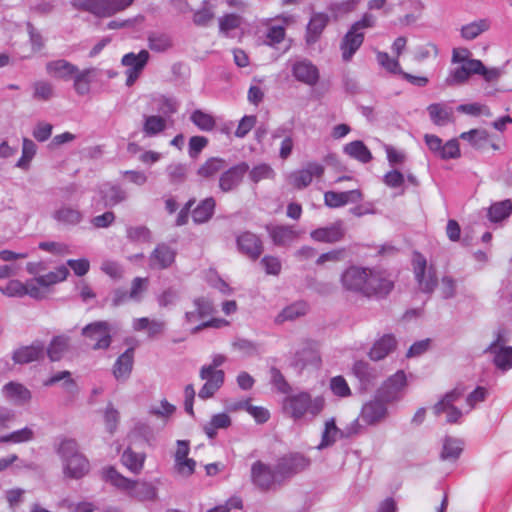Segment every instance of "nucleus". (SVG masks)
<instances>
[{
  "mask_svg": "<svg viewBox=\"0 0 512 512\" xmlns=\"http://www.w3.org/2000/svg\"><path fill=\"white\" fill-rule=\"evenodd\" d=\"M111 326L107 321H95L82 328V336L93 350H106L112 342Z\"/></svg>",
  "mask_w": 512,
  "mask_h": 512,
  "instance_id": "nucleus-7",
  "label": "nucleus"
},
{
  "mask_svg": "<svg viewBox=\"0 0 512 512\" xmlns=\"http://www.w3.org/2000/svg\"><path fill=\"white\" fill-rule=\"evenodd\" d=\"M213 18V7L209 5L208 1H204L202 8L197 10L193 15L194 23L199 26H206Z\"/></svg>",
  "mask_w": 512,
  "mask_h": 512,
  "instance_id": "nucleus-64",
  "label": "nucleus"
},
{
  "mask_svg": "<svg viewBox=\"0 0 512 512\" xmlns=\"http://www.w3.org/2000/svg\"><path fill=\"white\" fill-rule=\"evenodd\" d=\"M145 454L136 453L131 448H127L121 455L122 464L134 474H139L143 469Z\"/></svg>",
  "mask_w": 512,
  "mask_h": 512,
  "instance_id": "nucleus-41",
  "label": "nucleus"
},
{
  "mask_svg": "<svg viewBox=\"0 0 512 512\" xmlns=\"http://www.w3.org/2000/svg\"><path fill=\"white\" fill-rule=\"evenodd\" d=\"M291 71L297 81L306 85L314 86L319 81L318 68L307 59L296 61L292 65Z\"/></svg>",
  "mask_w": 512,
  "mask_h": 512,
  "instance_id": "nucleus-19",
  "label": "nucleus"
},
{
  "mask_svg": "<svg viewBox=\"0 0 512 512\" xmlns=\"http://www.w3.org/2000/svg\"><path fill=\"white\" fill-rule=\"evenodd\" d=\"M68 275H69L68 268L64 265H61V266L55 268L54 271H50L49 273H47L45 275H40V276L36 277V281L39 285H41L43 287H49L51 285H54V284H57V283H60L64 280H66Z\"/></svg>",
  "mask_w": 512,
  "mask_h": 512,
  "instance_id": "nucleus-50",
  "label": "nucleus"
},
{
  "mask_svg": "<svg viewBox=\"0 0 512 512\" xmlns=\"http://www.w3.org/2000/svg\"><path fill=\"white\" fill-rule=\"evenodd\" d=\"M405 385L406 375L404 371L399 370L381 385L377 391V397L385 402L395 401Z\"/></svg>",
  "mask_w": 512,
  "mask_h": 512,
  "instance_id": "nucleus-16",
  "label": "nucleus"
},
{
  "mask_svg": "<svg viewBox=\"0 0 512 512\" xmlns=\"http://www.w3.org/2000/svg\"><path fill=\"white\" fill-rule=\"evenodd\" d=\"M451 64L445 79L447 86H461L468 82L472 75H477L483 67V62L472 58V52L467 48H454L452 50Z\"/></svg>",
  "mask_w": 512,
  "mask_h": 512,
  "instance_id": "nucleus-4",
  "label": "nucleus"
},
{
  "mask_svg": "<svg viewBox=\"0 0 512 512\" xmlns=\"http://www.w3.org/2000/svg\"><path fill=\"white\" fill-rule=\"evenodd\" d=\"M325 407L322 396L312 397L307 391L289 393L282 401V411L285 416L298 422L314 420Z\"/></svg>",
  "mask_w": 512,
  "mask_h": 512,
  "instance_id": "nucleus-2",
  "label": "nucleus"
},
{
  "mask_svg": "<svg viewBox=\"0 0 512 512\" xmlns=\"http://www.w3.org/2000/svg\"><path fill=\"white\" fill-rule=\"evenodd\" d=\"M134 0H73L72 5L78 10L90 12L98 17H111L125 10Z\"/></svg>",
  "mask_w": 512,
  "mask_h": 512,
  "instance_id": "nucleus-6",
  "label": "nucleus"
},
{
  "mask_svg": "<svg viewBox=\"0 0 512 512\" xmlns=\"http://www.w3.org/2000/svg\"><path fill=\"white\" fill-rule=\"evenodd\" d=\"M266 229L273 243L277 246L288 245L297 237L296 231H294L293 228L289 226H266Z\"/></svg>",
  "mask_w": 512,
  "mask_h": 512,
  "instance_id": "nucleus-35",
  "label": "nucleus"
},
{
  "mask_svg": "<svg viewBox=\"0 0 512 512\" xmlns=\"http://www.w3.org/2000/svg\"><path fill=\"white\" fill-rule=\"evenodd\" d=\"M329 23V16L323 12L313 13L306 27V42L314 44Z\"/></svg>",
  "mask_w": 512,
  "mask_h": 512,
  "instance_id": "nucleus-27",
  "label": "nucleus"
},
{
  "mask_svg": "<svg viewBox=\"0 0 512 512\" xmlns=\"http://www.w3.org/2000/svg\"><path fill=\"white\" fill-rule=\"evenodd\" d=\"M70 337L67 335H57L52 338L48 347L45 349L48 358L52 362L60 361L68 351Z\"/></svg>",
  "mask_w": 512,
  "mask_h": 512,
  "instance_id": "nucleus-32",
  "label": "nucleus"
},
{
  "mask_svg": "<svg viewBox=\"0 0 512 512\" xmlns=\"http://www.w3.org/2000/svg\"><path fill=\"white\" fill-rule=\"evenodd\" d=\"M0 292L7 297H24L27 293L24 283L18 279H12L5 286H0Z\"/></svg>",
  "mask_w": 512,
  "mask_h": 512,
  "instance_id": "nucleus-59",
  "label": "nucleus"
},
{
  "mask_svg": "<svg viewBox=\"0 0 512 512\" xmlns=\"http://www.w3.org/2000/svg\"><path fill=\"white\" fill-rule=\"evenodd\" d=\"M248 173L251 181L254 183H258L263 179H273L275 177L274 170L266 163L254 166L251 170L249 169Z\"/></svg>",
  "mask_w": 512,
  "mask_h": 512,
  "instance_id": "nucleus-58",
  "label": "nucleus"
},
{
  "mask_svg": "<svg viewBox=\"0 0 512 512\" xmlns=\"http://www.w3.org/2000/svg\"><path fill=\"white\" fill-rule=\"evenodd\" d=\"M231 425V418L226 413H218L212 416L209 423L204 426L205 434L214 439L217 435L218 429H226Z\"/></svg>",
  "mask_w": 512,
  "mask_h": 512,
  "instance_id": "nucleus-48",
  "label": "nucleus"
},
{
  "mask_svg": "<svg viewBox=\"0 0 512 512\" xmlns=\"http://www.w3.org/2000/svg\"><path fill=\"white\" fill-rule=\"evenodd\" d=\"M462 140H466L475 149H485L489 143V134L484 129H472L460 134Z\"/></svg>",
  "mask_w": 512,
  "mask_h": 512,
  "instance_id": "nucleus-45",
  "label": "nucleus"
},
{
  "mask_svg": "<svg viewBox=\"0 0 512 512\" xmlns=\"http://www.w3.org/2000/svg\"><path fill=\"white\" fill-rule=\"evenodd\" d=\"M147 40L148 47L152 51L158 53L169 50L173 45L171 36L164 32H151L149 33Z\"/></svg>",
  "mask_w": 512,
  "mask_h": 512,
  "instance_id": "nucleus-44",
  "label": "nucleus"
},
{
  "mask_svg": "<svg viewBox=\"0 0 512 512\" xmlns=\"http://www.w3.org/2000/svg\"><path fill=\"white\" fill-rule=\"evenodd\" d=\"M103 198L108 206H115L127 199L126 191L119 185H109Z\"/></svg>",
  "mask_w": 512,
  "mask_h": 512,
  "instance_id": "nucleus-54",
  "label": "nucleus"
},
{
  "mask_svg": "<svg viewBox=\"0 0 512 512\" xmlns=\"http://www.w3.org/2000/svg\"><path fill=\"white\" fill-rule=\"evenodd\" d=\"M386 402L376 398L366 403L361 410L360 418L367 425H375L383 421L387 416Z\"/></svg>",
  "mask_w": 512,
  "mask_h": 512,
  "instance_id": "nucleus-20",
  "label": "nucleus"
},
{
  "mask_svg": "<svg viewBox=\"0 0 512 512\" xmlns=\"http://www.w3.org/2000/svg\"><path fill=\"white\" fill-rule=\"evenodd\" d=\"M237 249L240 253L255 261L263 252V243L258 235L244 231L236 237Z\"/></svg>",
  "mask_w": 512,
  "mask_h": 512,
  "instance_id": "nucleus-14",
  "label": "nucleus"
},
{
  "mask_svg": "<svg viewBox=\"0 0 512 512\" xmlns=\"http://www.w3.org/2000/svg\"><path fill=\"white\" fill-rule=\"evenodd\" d=\"M338 438H341V431L336 426L335 419L331 418L325 422L321 442L317 446L319 450L332 446Z\"/></svg>",
  "mask_w": 512,
  "mask_h": 512,
  "instance_id": "nucleus-47",
  "label": "nucleus"
},
{
  "mask_svg": "<svg viewBox=\"0 0 512 512\" xmlns=\"http://www.w3.org/2000/svg\"><path fill=\"white\" fill-rule=\"evenodd\" d=\"M35 154L36 144L28 138H23L22 156L17 161L16 166L22 169H27L29 167L30 161L33 159Z\"/></svg>",
  "mask_w": 512,
  "mask_h": 512,
  "instance_id": "nucleus-57",
  "label": "nucleus"
},
{
  "mask_svg": "<svg viewBox=\"0 0 512 512\" xmlns=\"http://www.w3.org/2000/svg\"><path fill=\"white\" fill-rule=\"evenodd\" d=\"M157 104V110L163 116L175 114L180 106L179 101L175 97L160 95L154 100Z\"/></svg>",
  "mask_w": 512,
  "mask_h": 512,
  "instance_id": "nucleus-53",
  "label": "nucleus"
},
{
  "mask_svg": "<svg viewBox=\"0 0 512 512\" xmlns=\"http://www.w3.org/2000/svg\"><path fill=\"white\" fill-rule=\"evenodd\" d=\"M242 18L237 14H226L219 18V30L221 33L228 35L232 30L240 27Z\"/></svg>",
  "mask_w": 512,
  "mask_h": 512,
  "instance_id": "nucleus-62",
  "label": "nucleus"
},
{
  "mask_svg": "<svg viewBox=\"0 0 512 512\" xmlns=\"http://www.w3.org/2000/svg\"><path fill=\"white\" fill-rule=\"evenodd\" d=\"M463 451V442L460 439L446 436L443 441V448L441 452L442 460L455 461L459 458Z\"/></svg>",
  "mask_w": 512,
  "mask_h": 512,
  "instance_id": "nucleus-46",
  "label": "nucleus"
},
{
  "mask_svg": "<svg viewBox=\"0 0 512 512\" xmlns=\"http://www.w3.org/2000/svg\"><path fill=\"white\" fill-rule=\"evenodd\" d=\"M200 378L205 380V383L199 390L198 396L203 400H207L213 397L222 387L225 379V373L223 370L210 371V368H201Z\"/></svg>",
  "mask_w": 512,
  "mask_h": 512,
  "instance_id": "nucleus-15",
  "label": "nucleus"
},
{
  "mask_svg": "<svg viewBox=\"0 0 512 512\" xmlns=\"http://www.w3.org/2000/svg\"><path fill=\"white\" fill-rule=\"evenodd\" d=\"M431 121L438 126H444L453 121V108L445 103H433L427 107Z\"/></svg>",
  "mask_w": 512,
  "mask_h": 512,
  "instance_id": "nucleus-33",
  "label": "nucleus"
},
{
  "mask_svg": "<svg viewBox=\"0 0 512 512\" xmlns=\"http://www.w3.org/2000/svg\"><path fill=\"white\" fill-rule=\"evenodd\" d=\"M377 61L381 67L392 74L402 73L398 59H392L386 52H377Z\"/></svg>",
  "mask_w": 512,
  "mask_h": 512,
  "instance_id": "nucleus-63",
  "label": "nucleus"
},
{
  "mask_svg": "<svg viewBox=\"0 0 512 512\" xmlns=\"http://www.w3.org/2000/svg\"><path fill=\"white\" fill-rule=\"evenodd\" d=\"M166 172L172 184H181L186 180L187 168L184 164L172 163L167 166Z\"/></svg>",
  "mask_w": 512,
  "mask_h": 512,
  "instance_id": "nucleus-60",
  "label": "nucleus"
},
{
  "mask_svg": "<svg viewBox=\"0 0 512 512\" xmlns=\"http://www.w3.org/2000/svg\"><path fill=\"white\" fill-rule=\"evenodd\" d=\"M190 120L202 131H212L216 125L215 119L212 115L199 109L192 112Z\"/></svg>",
  "mask_w": 512,
  "mask_h": 512,
  "instance_id": "nucleus-52",
  "label": "nucleus"
},
{
  "mask_svg": "<svg viewBox=\"0 0 512 512\" xmlns=\"http://www.w3.org/2000/svg\"><path fill=\"white\" fill-rule=\"evenodd\" d=\"M52 218L63 226H77L83 221L84 214L77 206L63 204L53 212Z\"/></svg>",
  "mask_w": 512,
  "mask_h": 512,
  "instance_id": "nucleus-23",
  "label": "nucleus"
},
{
  "mask_svg": "<svg viewBox=\"0 0 512 512\" xmlns=\"http://www.w3.org/2000/svg\"><path fill=\"white\" fill-rule=\"evenodd\" d=\"M270 381L279 393L288 395L291 392V386L286 381L281 371L276 367L270 368Z\"/></svg>",
  "mask_w": 512,
  "mask_h": 512,
  "instance_id": "nucleus-61",
  "label": "nucleus"
},
{
  "mask_svg": "<svg viewBox=\"0 0 512 512\" xmlns=\"http://www.w3.org/2000/svg\"><path fill=\"white\" fill-rule=\"evenodd\" d=\"M45 345L42 341L36 340L31 345L21 346L12 354V360L16 364H28L39 361L44 357Z\"/></svg>",
  "mask_w": 512,
  "mask_h": 512,
  "instance_id": "nucleus-18",
  "label": "nucleus"
},
{
  "mask_svg": "<svg viewBox=\"0 0 512 512\" xmlns=\"http://www.w3.org/2000/svg\"><path fill=\"white\" fill-rule=\"evenodd\" d=\"M362 199V193L358 189L345 192L327 191L324 194V203L329 208H339L349 202H358Z\"/></svg>",
  "mask_w": 512,
  "mask_h": 512,
  "instance_id": "nucleus-24",
  "label": "nucleus"
},
{
  "mask_svg": "<svg viewBox=\"0 0 512 512\" xmlns=\"http://www.w3.org/2000/svg\"><path fill=\"white\" fill-rule=\"evenodd\" d=\"M54 96L53 85L45 80L33 83V99L38 101H49Z\"/></svg>",
  "mask_w": 512,
  "mask_h": 512,
  "instance_id": "nucleus-55",
  "label": "nucleus"
},
{
  "mask_svg": "<svg viewBox=\"0 0 512 512\" xmlns=\"http://www.w3.org/2000/svg\"><path fill=\"white\" fill-rule=\"evenodd\" d=\"M309 306L304 301L295 302L285 307L276 317L275 322L281 324L285 321H293L307 314Z\"/></svg>",
  "mask_w": 512,
  "mask_h": 512,
  "instance_id": "nucleus-39",
  "label": "nucleus"
},
{
  "mask_svg": "<svg viewBox=\"0 0 512 512\" xmlns=\"http://www.w3.org/2000/svg\"><path fill=\"white\" fill-rule=\"evenodd\" d=\"M134 361V350L128 348L116 360L113 367V374L117 380H126L132 371Z\"/></svg>",
  "mask_w": 512,
  "mask_h": 512,
  "instance_id": "nucleus-30",
  "label": "nucleus"
},
{
  "mask_svg": "<svg viewBox=\"0 0 512 512\" xmlns=\"http://www.w3.org/2000/svg\"><path fill=\"white\" fill-rule=\"evenodd\" d=\"M166 129V120L160 115L144 116L143 132L148 137L156 136Z\"/></svg>",
  "mask_w": 512,
  "mask_h": 512,
  "instance_id": "nucleus-49",
  "label": "nucleus"
},
{
  "mask_svg": "<svg viewBox=\"0 0 512 512\" xmlns=\"http://www.w3.org/2000/svg\"><path fill=\"white\" fill-rule=\"evenodd\" d=\"M57 454L62 462L63 474L69 479H81L90 471V462L79 450L75 439L63 438L58 447Z\"/></svg>",
  "mask_w": 512,
  "mask_h": 512,
  "instance_id": "nucleus-3",
  "label": "nucleus"
},
{
  "mask_svg": "<svg viewBox=\"0 0 512 512\" xmlns=\"http://www.w3.org/2000/svg\"><path fill=\"white\" fill-rule=\"evenodd\" d=\"M345 230L342 221H336L329 226L317 228L310 233V237L317 242L335 243L343 239Z\"/></svg>",
  "mask_w": 512,
  "mask_h": 512,
  "instance_id": "nucleus-21",
  "label": "nucleus"
},
{
  "mask_svg": "<svg viewBox=\"0 0 512 512\" xmlns=\"http://www.w3.org/2000/svg\"><path fill=\"white\" fill-rule=\"evenodd\" d=\"M228 163L221 157H210L197 169L196 174L203 179H214L227 168Z\"/></svg>",
  "mask_w": 512,
  "mask_h": 512,
  "instance_id": "nucleus-29",
  "label": "nucleus"
},
{
  "mask_svg": "<svg viewBox=\"0 0 512 512\" xmlns=\"http://www.w3.org/2000/svg\"><path fill=\"white\" fill-rule=\"evenodd\" d=\"M149 52L147 50H141L138 54L133 52L127 53L122 57L121 63L126 70V85L132 86L140 76L142 70L146 66L149 60Z\"/></svg>",
  "mask_w": 512,
  "mask_h": 512,
  "instance_id": "nucleus-12",
  "label": "nucleus"
},
{
  "mask_svg": "<svg viewBox=\"0 0 512 512\" xmlns=\"http://www.w3.org/2000/svg\"><path fill=\"white\" fill-rule=\"evenodd\" d=\"M353 373L359 380L360 388L368 390L376 383L379 378V372L371 367L367 362L357 361L353 366Z\"/></svg>",
  "mask_w": 512,
  "mask_h": 512,
  "instance_id": "nucleus-25",
  "label": "nucleus"
},
{
  "mask_svg": "<svg viewBox=\"0 0 512 512\" xmlns=\"http://www.w3.org/2000/svg\"><path fill=\"white\" fill-rule=\"evenodd\" d=\"M129 496L140 502L156 501L158 488L151 482L134 480Z\"/></svg>",
  "mask_w": 512,
  "mask_h": 512,
  "instance_id": "nucleus-28",
  "label": "nucleus"
},
{
  "mask_svg": "<svg viewBox=\"0 0 512 512\" xmlns=\"http://www.w3.org/2000/svg\"><path fill=\"white\" fill-rule=\"evenodd\" d=\"M411 265L419 291L432 295L439 283L435 265L428 264L426 257L418 251L412 253Z\"/></svg>",
  "mask_w": 512,
  "mask_h": 512,
  "instance_id": "nucleus-5",
  "label": "nucleus"
},
{
  "mask_svg": "<svg viewBox=\"0 0 512 512\" xmlns=\"http://www.w3.org/2000/svg\"><path fill=\"white\" fill-rule=\"evenodd\" d=\"M34 438V432L29 427H24L12 433L0 436V443H24Z\"/></svg>",
  "mask_w": 512,
  "mask_h": 512,
  "instance_id": "nucleus-56",
  "label": "nucleus"
},
{
  "mask_svg": "<svg viewBox=\"0 0 512 512\" xmlns=\"http://www.w3.org/2000/svg\"><path fill=\"white\" fill-rule=\"evenodd\" d=\"M277 477L279 475L276 473V468L272 470L269 465L260 460L252 464L251 479L259 489L264 491L271 489L275 485Z\"/></svg>",
  "mask_w": 512,
  "mask_h": 512,
  "instance_id": "nucleus-13",
  "label": "nucleus"
},
{
  "mask_svg": "<svg viewBox=\"0 0 512 512\" xmlns=\"http://www.w3.org/2000/svg\"><path fill=\"white\" fill-rule=\"evenodd\" d=\"M103 479L121 491L129 494L134 480L120 474L114 467L109 466L103 470Z\"/></svg>",
  "mask_w": 512,
  "mask_h": 512,
  "instance_id": "nucleus-37",
  "label": "nucleus"
},
{
  "mask_svg": "<svg viewBox=\"0 0 512 512\" xmlns=\"http://www.w3.org/2000/svg\"><path fill=\"white\" fill-rule=\"evenodd\" d=\"M490 28V22L487 19H480L468 23L461 28V36L465 40H473L480 34L484 33Z\"/></svg>",
  "mask_w": 512,
  "mask_h": 512,
  "instance_id": "nucleus-51",
  "label": "nucleus"
},
{
  "mask_svg": "<svg viewBox=\"0 0 512 512\" xmlns=\"http://www.w3.org/2000/svg\"><path fill=\"white\" fill-rule=\"evenodd\" d=\"M493 355V364L502 372L512 368V346H501L495 350L484 351Z\"/></svg>",
  "mask_w": 512,
  "mask_h": 512,
  "instance_id": "nucleus-38",
  "label": "nucleus"
},
{
  "mask_svg": "<svg viewBox=\"0 0 512 512\" xmlns=\"http://www.w3.org/2000/svg\"><path fill=\"white\" fill-rule=\"evenodd\" d=\"M97 76L96 68H87L73 75V87L80 96L87 95L90 92V84Z\"/></svg>",
  "mask_w": 512,
  "mask_h": 512,
  "instance_id": "nucleus-34",
  "label": "nucleus"
},
{
  "mask_svg": "<svg viewBox=\"0 0 512 512\" xmlns=\"http://www.w3.org/2000/svg\"><path fill=\"white\" fill-rule=\"evenodd\" d=\"M5 395L17 404H25L31 399V392L24 385L9 382L4 386Z\"/></svg>",
  "mask_w": 512,
  "mask_h": 512,
  "instance_id": "nucleus-42",
  "label": "nucleus"
},
{
  "mask_svg": "<svg viewBox=\"0 0 512 512\" xmlns=\"http://www.w3.org/2000/svg\"><path fill=\"white\" fill-rule=\"evenodd\" d=\"M324 172V165L311 161L304 168L289 173L287 175V182L294 189L303 190L312 183L314 177L321 178Z\"/></svg>",
  "mask_w": 512,
  "mask_h": 512,
  "instance_id": "nucleus-9",
  "label": "nucleus"
},
{
  "mask_svg": "<svg viewBox=\"0 0 512 512\" xmlns=\"http://www.w3.org/2000/svg\"><path fill=\"white\" fill-rule=\"evenodd\" d=\"M310 465V460L299 453H291L281 457L276 464V473L282 479L290 478L304 471Z\"/></svg>",
  "mask_w": 512,
  "mask_h": 512,
  "instance_id": "nucleus-11",
  "label": "nucleus"
},
{
  "mask_svg": "<svg viewBox=\"0 0 512 512\" xmlns=\"http://www.w3.org/2000/svg\"><path fill=\"white\" fill-rule=\"evenodd\" d=\"M463 396V390L454 388L447 392L441 400H439L432 408L435 416L439 417L441 414H446V423L457 424L462 417V411L458 409L454 403Z\"/></svg>",
  "mask_w": 512,
  "mask_h": 512,
  "instance_id": "nucleus-8",
  "label": "nucleus"
},
{
  "mask_svg": "<svg viewBox=\"0 0 512 512\" xmlns=\"http://www.w3.org/2000/svg\"><path fill=\"white\" fill-rule=\"evenodd\" d=\"M512 214V201L505 199L493 203L488 209V218L491 222L497 223L505 220Z\"/></svg>",
  "mask_w": 512,
  "mask_h": 512,
  "instance_id": "nucleus-43",
  "label": "nucleus"
},
{
  "mask_svg": "<svg viewBox=\"0 0 512 512\" xmlns=\"http://www.w3.org/2000/svg\"><path fill=\"white\" fill-rule=\"evenodd\" d=\"M249 171V164L245 161L239 162L228 167L220 174L218 178V187L223 193L231 192L237 189L246 174Z\"/></svg>",
  "mask_w": 512,
  "mask_h": 512,
  "instance_id": "nucleus-10",
  "label": "nucleus"
},
{
  "mask_svg": "<svg viewBox=\"0 0 512 512\" xmlns=\"http://www.w3.org/2000/svg\"><path fill=\"white\" fill-rule=\"evenodd\" d=\"M364 37V33H356L350 28L348 29L340 42V51L344 62H350L352 60L355 53L362 46Z\"/></svg>",
  "mask_w": 512,
  "mask_h": 512,
  "instance_id": "nucleus-22",
  "label": "nucleus"
},
{
  "mask_svg": "<svg viewBox=\"0 0 512 512\" xmlns=\"http://www.w3.org/2000/svg\"><path fill=\"white\" fill-rule=\"evenodd\" d=\"M176 250L166 243H159L149 256V267L152 270H165L175 262Z\"/></svg>",
  "mask_w": 512,
  "mask_h": 512,
  "instance_id": "nucleus-17",
  "label": "nucleus"
},
{
  "mask_svg": "<svg viewBox=\"0 0 512 512\" xmlns=\"http://www.w3.org/2000/svg\"><path fill=\"white\" fill-rule=\"evenodd\" d=\"M46 72L51 77L67 81L78 72V67L67 60L59 59L47 62Z\"/></svg>",
  "mask_w": 512,
  "mask_h": 512,
  "instance_id": "nucleus-26",
  "label": "nucleus"
},
{
  "mask_svg": "<svg viewBox=\"0 0 512 512\" xmlns=\"http://www.w3.org/2000/svg\"><path fill=\"white\" fill-rule=\"evenodd\" d=\"M343 151L349 157L363 163H369L372 160V154L368 147L361 140H355L350 143H347Z\"/></svg>",
  "mask_w": 512,
  "mask_h": 512,
  "instance_id": "nucleus-36",
  "label": "nucleus"
},
{
  "mask_svg": "<svg viewBox=\"0 0 512 512\" xmlns=\"http://www.w3.org/2000/svg\"><path fill=\"white\" fill-rule=\"evenodd\" d=\"M396 339L392 334H386L377 340L370 349L369 356L374 361L384 359L396 347Z\"/></svg>",
  "mask_w": 512,
  "mask_h": 512,
  "instance_id": "nucleus-31",
  "label": "nucleus"
},
{
  "mask_svg": "<svg viewBox=\"0 0 512 512\" xmlns=\"http://www.w3.org/2000/svg\"><path fill=\"white\" fill-rule=\"evenodd\" d=\"M340 283L347 292L377 300L387 298L395 287V280L386 269L357 265L342 272Z\"/></svg>",
  "mask_w": 512,
  "mask_h": 512,
  "instance_id": "nucleus-1",
  "label": "nucleus"
},
{
  "mask_svg": "<svg viewBox=\"0 0 512 512\" xmlns=\"http://www.w3.org/2000/svg\"><path fill=\"white\" fill-rule=\"evenodd\" d=\"M216 202L213 197H207L202 200L192 211L193 221L202 224L209 221L215 210Z\"/></svg>",
  "mask_w": 512,
  "mask_h": 512,
  "instance_id": "nucleus-40",
  "label": "nucleus"
}]
</instances>
